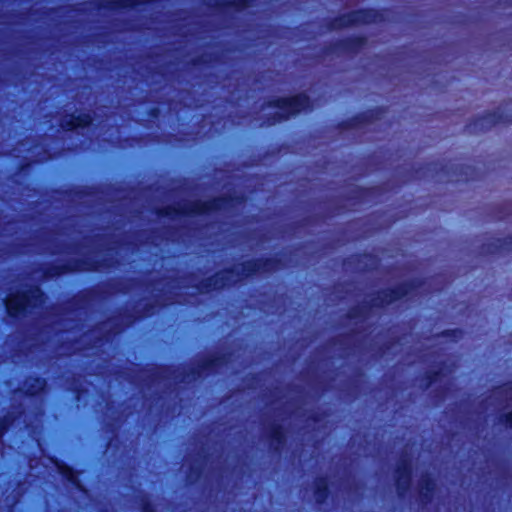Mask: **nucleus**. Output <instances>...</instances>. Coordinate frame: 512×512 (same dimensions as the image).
<instances>
[{
	"mask_svg": "<svg viewBox=\"0 0 512 512\" xmlns=\"http://www.w3.org/2000/svg\"><path fill=\"white\" fill-rule=\"evenodd\" d=\"M319 427H320V424L318 423V421H316L315 419H309L308 423L304 427V429H306V430L313 429L314 430Z\"/></svg>",
	"mask_w": 512,
	"mask_h": 512,
	"instance_id": "a211bd4d",
	"label": "nucleus"
},
{
	"mask_svg": "<svg viewBox=\"0 0 512 512\" xmlns=\"http://www.w3.org/2000/svg\"><path fill=\"white\" fill-rule=\"evenodd\" d=\"M146 512H150V511L148 510V508H146Z\"/></svg>",
	"mask_w": 512,
	"mask_h": 512,
	"instance_id": "5701e85b",
	"label": "nucleus"
},
{
	"mask_svg": "<svg viewBox=\"0 0 512 512\" xmlns=\"http://www.w3.org/2000/svg\"><path fill=\"white\" fill-rule=\"evenodd\" d=\"M218 360H219L218 358H216V359L212 360V361H213L212 365H213V366H217V365H219Z\"/></svg>",
	"mask_w": 512,
	"mask_h": 512,
	"instance_id": "412c9836",
	"label": "nucleus"
},
{
	"mask_svg": "<svg viewBox=\"0 0 512 512\" xmlns=\"http://www.w3.org/2000/svg\"><path fill=\"white\" fill-rule=\"evenodd\" d=\"M436 489L434 481L428 477L424 476L419 483V497L422 503H428L431 501L433 493Z\"/></svg>",
	"mask_w": 512,
	"mask_h": 512,
	"instance_id": "1a4fd4ad",
	"label": "nucleus"
},
{
	"mask_svg": "<svg viewBox=\"0 0 512 512\" xmlns=\"http://www.w3.org/2000/svg\"><path fill=\"white\" fill-rule=\"evenodd\" d=\"M271 445L274 449H278L284 441V434L281 427L274 426L270 431Z\"/></svg>",
	"mask_w": 512,
	"mask_h": 512,
	"instance_id": "f8f14e48",
	"label": "nucleus"
},
{
	"mask_svg": "<svg viewBox=\"0 0 512 512\" xmlns=\"http://www.w3.org/2000/svg\"><path fill=\"white\" fill-rule=\"evenodd\" d=\"M327 496V482L324 479H319L315 484V499L318 503L325 500Z\"/></svg>",
	"mask_w": 512,
	"mask_h": 512,
	"instance_id": "ddd939ff",
	"label": "nucleus"
},
{
	"mask_svg": "<svg viewBox=\"0 0 512 512\" xmlns=\"http://www.w3.org/2000/svg\"><path fill=\"white\" fill-rule=\"evenodd\" d=\"M366 43V39L362 37L352 38L343 41L340 44V50L343 52H356Z\"/></svg>",
	"mask_w": 512,
	"mask_h": 512,
	"instance_id": "9d476101",
	"label": "nucleus"
},
{
	"mask_svg": "<svg viewBox=\"0 0 512 512\" xmlns=\"http://www.w3.org/2000/svg\"><path fill=\"white\" fill-rule=\"evenodd\" d=\"M91 123V117L88 114L67 115L61 121V127L65 130L86 127Z\"/></svg>",
	"mask_w": 512,
	"mask_h": 512,
	"instance_id": "6e6552de",
	"label": "nucleus"
},
{
	"mask_svg": "<svg viewBox=\"0 0 512 512\" xmlns=\"http://www.w3.org/2000/svg\"><path fill=\"white\" fill-rule=\"evenodd\" d=\"M501 420L505 423V425L512 428V412L503 415Z\"/></svg>",
	"mask_w": 512,
	"mask_h": 512,
	"instance_id": "6ab92c4d",
	"label": "nucleus"
},
{
	"mask_svg": "<svg viewBox=\"0 0 512 512\" xmlns=\"http://www.w3.org/2000/svg\"><path fill=\"white\" fill-rule=\"evenodd\" d=\"M410 471V463L406 459H403L400 462L396 472L397 491L400 495L406 492L410 487Z\"/></svg>",
	"mask_w": 512,
	"mask_h": 512,
	"instance_id": "0eeeda50",
	"label": "nucleus"
},
{
	"mask_svg": "<svg viewBox=\"0 0 512 512\" xmlns=\"http://www.w3.org/2000/svg\"><path fill=\"white\" fill-rule=\"evenodd\" d=\"M454 368H455V363L454 362H449L447 364H444V366L442 368H440L439 371L434 373L433 377L436 378L439 375L445 376L446 374L451 373Z\"/></svg>",
	"mask_w": 512,
	"mask_h": 512,
	"instance_id": "2eb2a0df",
	"label": "nucleus"
},
{
	"mask_svg": "<svg viewBox=\"0 0 512 512\" xmlns=\"http://www.w3.org/2000/svg\"><path fill=\"white\" fill-rule=\"evenodd\" d=\"M503 397L512 399V387L500 388L493 394V399L495 400H501Z\"/></svg>",
	"mask_w": 512,
	"mask_h": 512,
	"instance_id": "4468645a",
	"label": "nucleus"
},
{
	"mask_svg": "<svg viewBox=\"0 0 512 512\" xmlns=\"http://www.w3.org/2000/svg\"><path fill=\"white\" fill-rule=\"evenodd\" d=\"M33 382H34L33 385L27 387V392L30 393V394L37 393L44 386V382L41 381L40 379H35Z\"/></svg>",
	"mask_w": 512,
	"mask_h": 512,
	"instance_id": "dca6fc26",
	"label": "nucleus"
},
{
	"mask_svg": "<svg viewBox=\"0 0 512 512\" xmlns=\"http://www.w3.org/2000/svg\"><path fill=\"white\" fill-rule=\"evenodd\" d=\"M370 118V115H362L353 120L352 126H358L363 122L368 121Z\"/></svg>",
	"mask_w": 512,
	"mask_h": 512,
	"instance_id": "f3484780",
	"label": "nucleus"
},
{
	"mask_svg": "<svg viewBox=\"0 0 512 512\" xmlns=\"http://www.w3.org/2000/svg\"><path fill=\"white\" fill-rule=\"evenodd\" d=\"M512 121V113H509L508 107L505 106L499 111L487 113L478 118L471 124L473 132H481L490 129L497 123H506Z\"/></svg>",
	"mask_w": 512,
	"mask_h": 512,
	"instance_id": "39448f33",
	"label": "nucleus"
},
{
	"mask_svg": "<svg viewBox=\"0 0 512 512\" xmlns=\"http://www.w3.org/2000/svg\"><path fill=\"white\" fill-rule=\"evenodd\" d=\"M273 269L271 260L248 261L236 266L232 271L220 273L215 277V287L220 288L236 283L242 276H248L256 272H268Z\"/></svg>",
	"mask_w": 512,
	"mask_h": 512,
	"instance_id": "f03ea898",
	"label": "nucleus"
},
{
	"mask_svg": "<svg viewBox=\"0 0 512 512\" xmlns=\"http://www.w3.org/2000/svg\"><path fill=\"white\" fill-rule=\"evenodd\" d=\"M6 308L10 314L16 315L28 306H36L42 302V293L39 288L33 287L26 292L10 295L6 299Z\"/></svg>",
	"mask_w": 512,
	"mask_h": 512,
	"instance_id": "7ed1b4c3",
	"label": "nucleus"
},
{
	"mask_svg": "<svg viewBox=\"0 0 512 512\" xmlns=\"http://www.w3.org/2000/svg\"><path fill=\"white\" fill-rule=\"evenodd\" d=\"M5 429V427H1L0 426V435L2 434L3 430Z\"/></svg>",
	"mask_w": 512,
	"mask_h": 512,
	"instance_id": "4be33fe9",
	"label": "nucleus"
},
{
	"mask_svg": "<svg viewBox=\"0 0 512 512\" xmlns=\"http://www.w3.org/2000/svg\"><path fill=\"white\" fill-rule=\"evenodd\" d=\"M137 3L138 2H136L135 0H123L121 3V6L128 7V6L136 5Z\"/></svg>",
	"mask_w": 512,
	"mask_h": 512,
	"instance_id": "aec40b11",
	"label": "nucleus"
},
{
	"mask_svg": "<svg viewBox=\"0 0 512 512\" xmlns=\"http://www.w3.org/2000/svg\"><path fill=\"white\" fill-rule=\"evenodd\" d=\"M410 288V284H404L397 289H388L379 293V295L373 300L374 306H382L385 304H390L394 300L401 298L402 296L408 294V289Z\"/></svg>",
	"mask_w": 512,
	"mask_h": 512,
	"instance_id": "423d86ee",
	"label": "nucleus"
},
{
	"mask_svg": "<svg viewBox=\"0 0 512 512\" xmlns=\"http://www.w3.org/2000/svg\"><path fill=\"white\" fill-rule=\"evenodd\" d=\"M223 206H224V204H223L222 200L214 201V203L212 205H208L206 203H197V204H194L192 208H190L189 210H185L184 212L200 213V212H204V211H207L210 209H221Z\"/></svg>",
	"mask_w": 512,
	"mask_h": 512,
	"instance_id": "9b49d317",
	"label": "nucleus"
},
{
	"mask_svg": "<svg viewBox=\"0 0 512 512\" xmlns=\"http://www.w3.org/2000/svg\"><path fill=\"white\" fill-rule=\"evenodd\" d=\"M308 105V98L304 95H299L289 99H278L270 102L264 108V115L268 117L269 125H272L305 110L308 108Z\"/></svg>",
	"mask_w": 512,
	"mask_h": 512,
	"instance_id": "f257e3e1",
	"label": "nucleus"
},
{
	"mask_svg": "<svg viewBox=\"0 0 512 512\" xmlns=\"http://www.w3.org/2000/svg\"><path fill=\"white\" fill-rule=\"evenodd\" d=\"M382 20L383 15L374 10L354 11L336 18L332 23V28L338 29L352 24H367Z\"/></svg>",
	"mask_w": 512,
	"mask_h": 512,
	"instance_id": "20e7f679",
	"label": "nucleus"
}]
</instances>
